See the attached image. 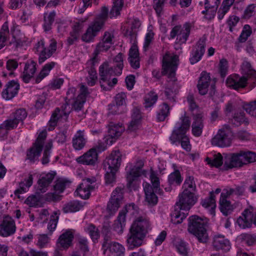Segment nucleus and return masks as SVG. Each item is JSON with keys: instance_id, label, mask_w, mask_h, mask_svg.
Wrapping results in <instances>:
<instances>
[{"instance_id": "f257e3e1", "label": "nucleus", "mask_w": 256, "mask_h": 256, "mask_svg": "<svg viewBox=\"0 0 256 256\" xmlns=\"http://www.w3.org/2000/svg\"><path fill=\"white\" fill-rule=\"evenodd\" d=\"M80 94L74 98L76 89L70 88L65 98V104L62 106V110L56 108L53 112L49 121L50 126H54L58 120L66 121L72 110L76 112L82 111L86 102V96L88 94V88L84 85L80 86Z\"/></svg>"}, {"instance_id": "f03ea898", "label": "nucleus", "mask_w": 256, "mask_h": 256, "mask_svg": "<svg viewBox=\"0 0 256 256\" xmlns=\"http://www.w3.org/2000/svg\"><path fill=\"white\" fill-rule=\"evenodd\" d=\"M178 58L177 56L166 54L163 57L162 71V74H168V85L166 88L165 94L170 102H175L176 94L178 92V86L175 82V76Z\"/></svg>"}, {"instance_id": "7ed1b4c3", "label": "nucleus", "mask_w": 256, "mask_h": 256, "mask_svg": "<svg viewBox=\"0 0 256 256\" xmlns=\"http://www.w3.org/2000/svg\"><path fill=\"white\" fill-rule=\"evenodd\" d=\"M149 222L142 218H138L132 224L127 236V244L129 249L140 246L148 232Z\"/></svg>"}, {"instance_id": "20e7f679", "label": "nucleus", "mask_w": 256, "mask_h": 256, "mask_svg": "<svg viewBox=\"0 0 256 256\" xmlns=\"http://www.w3.org/2000/svg\"><path fill=\"white\" fill-rule=\"evenodd\" d=\"M116 69L114 68L111 62H105L99 67L100 83L101 88L106 91L111 90L118 83L117 78H114L111 80L112 76H119Z\"/></svg>"}, {"instance_id": "39448f33", "label": "nucleus", "mask_w": 256, "mask_h": 256, "mask_svg": "<svg viewBox=\"0 0 256 256\" xmlns=\"http://www.w3.org/2000/svg\"><path fill=\"white\" fill-rule=\"evenodd\" d=\"M207 222L197 216H192L188 218V230L194 234L202 243H206L209 236L206 228Z\"/></svg>"}, {"instance_id": "423d86ee", "label": "nucleus", "mask_w": 256, "mask_h": 256, "mask_svg": "<svg viewBox=\"0 0 256 256\" xmlns=\"http://www.w3.org/2000/svg\"><path fill=\"white\" fill-rule=\"evenodd\" d=\"M108 10V8L103 6L100 13L96 17L93 22L88 26L86 32L82 36V39L84 42H90L93 41L94 38L102 28L107 20Z\"/></svg>"}, {"instance_id": "0eeeda50", "label": "nucleus", "mask_w": 256, "mask_h": 256, "mask_svg": "<svg viewBox=\"0 0 256 256\" xmlns=\"http://www.w3.org/2000/svg\"><path fill=\"white\" fill-rule=\"evenodd\" d=\"M197 200L198 198L194 192L186 190L179 194L178 201L176 202V205L180 210L187 212L196 204Z\"/></svg>"}, {"instance_id": "6e6552de", "label": "nucleus", "mask_w": 256, "mask_h": 256, "mask_svg": "<svg viewBox=\"0 0 256 256\" xmlns=\"http://www.w3.org/2000/svg\"><path fill=\"white\" fill-rule=\"evenodd\" d=\"M114 36L112 31H106L100 40L96 44V48L92 53L93 60L96 61V56L103 52H106L114 44Z\"/></svg>"}, {"instance_id": "1a4fd4ad", "label": "nucleus", "mask_w": 256, "mask_h": 256, "mask_svg": "<svg viewBox=\"0 0 256 256\" xmlns=\"http://www.w3.org/2000/svg\"><path fill=\"white\" fill-rule=\"evenodd\" d=\"M250 206L244 210L242 215L237 220L238 226L242 228H250L252 224L256 226V211Z\"/></svg>"}, {"instance_id": "9d476101", "label": "nucleus", "mask_w": 256, "mask_h": 256, "mask_svg": "<svg viewBox=\"0 0 256 256\" xmlns=\"http://www.w3.org/2000/svg\"><path fill=\"white\" fill-rule=\"evenodd\" d=\"M136 206L134 204H130L126 205L125 207L122 210L114 221L113 224V229L118 234H122L123 232L124 228L126 225V218L127 212H130L132 214H134V211L136 208Z\"/></svg>"}, {"instance_id": "9b49d317", "label": "nucleus", "mask_w": 256, "mask_h": 256, "mask_svg": "<svg viewBox=\"0 0 256 256\" xmlns=\"http://www.w3.org/2000/svg\"><path fill=\"white\" fill-rule=\"evenodd\" d=\"M96 182V179L94 177L83 180L76 192L82 198H88L90 196V192L98 188V186Z\"/></svg>"}, {"instance_id": "f8f14e48", "label": "nucleus", "mask_w": 256, "mask_h": 256, "mask_svg": "<svg viewBox=\"0 0 256 256\" xmlns=\"http://www.w3.org/2000/svg\"><path fill=\"white\" fill-rule=\"evenodd\" d=\"M124 187L118 186L112 192L107 205V210L110 214L115 213L120 206L124 198Z\"/></svg>"}, {"instance_id": "ddd939ff", "label": "nucleus", "mask_w": 256, "mask_h": 256, "mask_svg": "<svg viewBox=\"0 0 256 256\" xmlns=\"http://www.w3.org/2000/svg\"><path fill=\"white\" fill-rule=\"evenodd\" d=\"M56 42L52 38L50 40V44L48 48L44 47V40H40L38 42L37 50L40 51L38 62L40 64L42 63L46 59L50 58L56 50Z\"/></svg>"}, {"instance_id": "4468645a", "label": "nucleus", "mask_w": 256, "mask_h": 256, "mask_svg": "<svg viewBox=\"0 0 256 256\" xmlns=\"http://www.w3.org/2000/svg\"><path fill=\"white\" fill-rule=\"evenodd\" d=\"M240 150L237 152L224 154V168L225 170L234 168H240L244 165Z\"/></svg>"}, {"instance_id": "2eb2a0df", "label": "nucleus", "mask_w": 256, "mask_h": 256, "mask_svg": "<svg viewBox=\"0 0 256 256\" xmlns=\"http://www.w3.org/2000/svg\"><path fill=\"white\" fill-rule=\"evenodd\" d=\"M121 156L119 150H113L103 162L104 168L105 170L118 171L122 162Z\"/></svg>"}, {"instance_id": "dca6fc26", "label": "nucleus", "mask_w": 256, "mask_h": 256, "mask_svg": "<svg viewBox=\"0 0 256 256\" xmlns=\"http://www.w3.org/2000/svg\"><path fill=\"white\" fill-rule=\"evenodd\" d=\"M206 38L204 36L200 38L192 48V56L190 58V64H194L200 61L205 52L206 42Z\"/></svg>"}, {"instance_id": "f3484780", "label": "nucleus", "mask_w": 256, "mask_h": 256, "mask_svg": "<svg viewBox=\"0 0 256 256\" xmlns=\"http://www.w3.org/2000/svg\"><path fill=\"white\" fill-rule=\"evenodd\" d=\"M212 145L219 147L228 146L232 143L231 135L228 130L220 129L218 134L212 139Z\"/></svg>"}, {"instance_id": "a211bd4d", "label": "nucleus", "mask_w": 256, "mask_h": 256, "mask_svg": "<svg viewBox=\"0 0 256 256\" xmlns=\"http://www.w3.org/2000/svg\"><path fill=\"white\" fill-rule=\"evenodd\" d=\"M144 162L142 160H138L136 164L131 168L128 171L126 172V180L128 182V187L130 188L132 187L133 182L142 174H144V170L142 171V168L144 166Z\"/></svg>"}, {"instance_id": "6ab92c4d", "label": "nucleus", "mask_w": 256, "mask_h": 256, "mask_svg": "<svg viewBox=\"0 0 256 256\" xmlns=\"http://www.w3.org/2000/svg\"><path fill=\"white\" fill-rule=\"evenodd\" d=\"M104 252L109 250L110 252L114 254V256H124L125 248L118 242H112L108 236H106L102 244Z\"/></svg>"}, {"instance_id": "aec40b11", "label": "nucleus", "mask_w": 256, "mask_h": 256, "mask_svg": "<svg viewBox=\"0 0 256 256\" xmlns=\"http://www.w3.org/2000/svg\"><path fill=\"white\" fill-rule=\"evenodd\" d=\"M55 175V172H48L46 174H40L36 186V194H40L46 192L54 179Z\"/></svg>"}, {"instance_id": "412c9836", "label": "nucleus", "mask_w": 256, "mask_h": 256, "mask_svg": "<svg viewBox=\"0 0 256 256\" xmlns=\"http://www.w3.org/2000/svg\"><path fill=\"white\" fill-rule=\"evenodd\" d=\"M16 230L14 220L9 216L4 217L0 224V236L7 237L13 234Z\"/></svg>"}, {"instance_id": "4be33fe9", "label": "nucleus", "mask_w": 256, "mask_h": 256, "mask_svg": "<svg viewBox=\"0 0 256 256\" xmlns=\"http://www.w3.org/2000/svg\"><path fill=\"white\" fill-rule=\"evenodd\" d=\"M180 120V124L179 126L174 128L171 134V138L174 140H176L178 134H186L190 128V117L186 115V112H184V114L181 116Z\"/></svg>"}, {"instance_id": "5701e85b", "label": "nucleus", "mask_w": 256, "mask_h": 256, "mask_svg": "<svg viewBox=\"0 0 256 256\" xmlns=\"http://www.w3.org/2000/svg\"><path fill=\"white\" fill-rule=\"evenodd\" d=\"M20 87L18 82L14 80L8 82L2 92V96L6 100H12L17 95Z\"/></svg>"}, {"instance_id": "b1692460", "label": "nucleus", "mask_w": 256, "mask_h": 256, "mask_svg": "<svg viewBox=\"0 0 256 256\" xmlns=\"http://www.w3.org/2000/svg\"><path fill=\"white\" fill-rule=\"evenodd\" d=\"M248 78L245 76L240 77L238 74L229 76L226 80V84L228 87L234 90L244 88L246 86Z\"/></svg>"}, {"instance_id": "393cba45", "label": "nucleus", "mask_w": 256, "mask_h": 256, "mask_svg": "<svg viewBox=\"0 0 256 256\" xmlns=\"http://www.w3.org/2000/svg\"><path fill=\"white\" fill-rule=\"evenodd\" d=\"M219 4L220 0H205V10L202 12V14H205L206 18L212 20L214 18Z\"/></svg>"}, {"instance_id": "a878e982", "label": "nucleus", "mask_w": 256, "mask_h": 256, "mask_svg": "<svg viewBox=\"0 0 256 256\" xmlns=\"http://www.w3.org/2000/svg\"><path fill=\"white\" fill-rule=\"evenodd\" d=\"M93 60V57L87 62V71L88 72V76L86 77L87 84L90 86H93L95 84L98 76L94 68V65L98 62V58L96 56V61L95 62Z\"/></svg>"}, {"instance_id": "bb28decb", "label": "nucleus", "mask_w": 256, "mask_h": 256, "mask_svg": "<svg viewBox=\"0 0 256 256\" xmlns=\"http://www.w3.org/2000/svg\"><path fill=\"white\" fill-rule=\"evenodd\" d=\"M97 160V154L90 149L76 158V162L78 164L90 166H94Z\"/></svg>"}, {"instance_id": "cd10ccee", "label": "nucleus", "mask_w": 256, "mask_h": 256, "mask_svg": "<svg viewBox=\"0 0 256 256\" xmlns=\"http://www.w3.org/2000/svg\"><path fill=\"white\" fill-rule=\"evenodd\" d=\"M212 246L216 250H222L224 252H228L230 248V241L222 235H216L214 237Z\"/></svg>"}, {"instance_id": "c85d7f7f", "label": "nucleus", "mask_w": 256, "mask_h": 256, "mask_svg": "<svg viewBox=\"0 0 256 256\" xmlns=\"http://www.w3.org/2000/svg\"><path fill=\"white\" fill-rule=\"evenodd\" d=\"M26 116L27 112L26 110L24 108H20L12 113L7 120L11 125L14 126V128H16L19 123H23L24 120Z\"/></svg>"}, {"instance_id": "c756f323", "label": "nucleus", "mask_w": 256, "mask_h": 256, "mask_svg": "<svg viewBox=\"0 0 256 256\" xmlns=\"http://www.w3.org/2000/svg\"><path fill=\"white\" fill-rule=\"evenodd\" d=\"M194 122L192 124V133L196 136L202 134L204 128L203 115L202 114H197L194 116Z\"/></svg>"}, {"instance_id": "7c9ffc66", "label": "nucleus", "mask_w": 256, "mask_h": 256, "mask_svg": "<svg viewBox=\"0 0 256 256\" xmlns=\"http://www.w3.org/2000/svg\"><path fill=\"white\" fill-rule=\"evenodd\" d=\"M73 238V232L70 230H66L59 237L58 241V246L64 250L67 249L72 245Z\"/></svg>"}, {"instance_id": "2f4dec72", "label": "nucleus", "mask_w": 256, "mask_h": 256, "mask_svg": "<svg viewBox=\"0 0 256 256\" xmlns=\"http://www.w3.org/2000/svg\"><path fill=\"white\" fill-rule=\"evenodd\" d=\"M86 138L84 134V130H79L77 131L72 138V146L76 150H81L86 146Z\"/></svg>"}, {"instance_id": "473e14b6", "label": "nucleus", "mask_w": 256, "mask_h": 256, "mask_svg": "<svg viewBox=\"0 0 256 256\" xmlns=\"http://www.w3.org/2000/svg\"><path fill=\"white\" fill-rule=\"evenodd\" d=\"M36 63L34 60L28 62L24 66L22 78L24 82L28 83L34 76L36 70Z\"/></svg>"}, {"instance_id": "72a5a7b5", "label": "nucleus", "mask_w": 256, "mask_h": 256, "mask_svg": "<svg viewBox=\"0 0 256 256\" xmlns=\"http://www.w3.org/2000/svg\"><path fill=\"white\" fill-rule=\"evenodd\" d=\"M128 60L133 68L137 69L140 68L139 53L136 44L132 46L129 50Z\"/></svg>"}, {"instance_id": "f704fd0d", "label": "nucleus", "mask_w": 256, "mask_h": 256, "mask_svg": "<svg viewBox=\"0 0 256 256\" xmlns=\"http://www.w3.org/2000/svg\"><path fill=\"white\" fill-rule=\"evenodd\" d=\"M124 128L122 126V124H115L113 122H110L109 124L108 129V136H110L112 139L110 144H112L113 142L112 139L118 138L124 131Z\"/></svg>"}, {"instance_id": "c9c22d12", "label": "nucleus", "mask_w": 256, "mask_h": 256, "mask_svg": "<svg viewBox=\"0 0 256 256\" xmlns=\"http://www.w3.org/2000/svg\"><path fill=\"white\" fill-rule=\"evenodd\" d=\"M144 189L146 195V200L150 205L154 206L158 202V197L156 195L154 190L148 183L144 184Z\"/></svg>"}, {"instance_id": "e433bc0d", "label": "nucleus", "mask_w": 256, "mask_h": 256, "mask_svg": "<svg viewBox=\"0 0 256 256\" xmlns=\"http://www.w3.org/2000/svg\"><path fill=\"white\" fill-rule=\"evenodd\" d=\"M32 175L30 174L27 178H25L24 181H22L19 183V188L14 191V194L17 196L18 198H20V194L26 192L28 188L32 186Z\"/></svg>"}, {"instance_id": "4c0bfd02", "label": "nucleus", "mask_w": 256, "mask_h": 256, "mask_svg": "<svg viewBox=\"0 0 256 256\" xmlns=\"http://www.w3.org/2000/svg\"><path fill=\"white\" fill-rule=\"evenodd\" d=\"M42 150V147L34 144L32 146L27 150L26 159L29 160L30 162L34 163L38 160Z\"/></svg>"}, {"instance_id": "58836bf2", "label": "nucleus", "mask_w": 256, "mask_h": 256, "mask_svg": "<svg viewBox=\"0 0 256 256\" xmlns=\"http://www.w3.org/2000/svg\"><path fill=\"white\" fill-rule=\"evenodd\" d=\"M170 140L172 144L178 142H180L182 147L187 152H190L191 150V145L190 144L189 138L186 134H178L176 140H172L170 136Z\"/></svg>"}, {"instance_id": "ea45409f", "label": "nucleus", "mask_w": 256, "mask_h": 256, "mask_svg": "<svg viewBox=\"0 0 256 256\" xmlns=\"http://www.w3.org/2000/svg\"><path fill=\"white\" fill-rule=\"evenodd\" d=\"M190 24L188 23H186L183 25V30L180 35L178 36L176 40V44L180 45L186 43L190 34Z\"/></svg>"}, {"instance_id": "a19ab883", "label": "nucleus", "mask_w": 256, "mask_h": 256, "mask_svg": "<svg viewBox=\"0 0 256 256\" xmlns=\"http://www.w3.org/2000/svg\"><path fill=\"white\" fill-rule=\"evenodd\" d=\"M202 206L206 208H210V212L212 214H214V209L216 206L214 193L212 192L210 193V196L202 201Z\"/></svg>"}, {"instance_id": "79ce46f5", "label": "nucleus", "mask_w": 256, "mask_h": 256, "mask_svg": "<svg viewBox=\"0 0 256 256\" xmlns=\"http://www.w3.org/2000/svg\"><path fill=\"white\" fill-rule=\"evenodd\" d=\"M82 207L83 205L78 201L73 200L64 205L63 211L65 213L76 212L80 210Z\"/></svg>"}, {"instance_id": "37998d69", "label": "nucleus", "mask_w": 256, "mask_h": 256, "mask_svg": "<svg viewBox=\"0 0 256 256\" xmlns=\"http://www.w3.org/2000/svg\"><path fill=\"white\" fill-rule=\"evenodd\" d=\"M56 15V12L54 11L51 12L50 13L44 14L43 26L46 32L52 29V26L54 22Z\"/></svg>"}, {"instance_id": "c03bdc74", "label": "nucleus", "mask_w": 256, "mask_h": 256, "mask_svg": "<svg viewBox=\"0 0 256 256\" xmlns=\"http://www.w3.org/2000/svg\"><path fill=\"white\" fill-rule=\"evenodd\" d=\"M56 62H52L44 66L39 74L36 78V83H39L44 78L47 76L50 70L55 66Z\"/></svg>"}, {"instance_id": "a18cd8bd", "label": "nucleus", "mask_w": 256, "mask_h": 256, "mask_svg": "<svg viewBox=\"0 0 256 256\" xmlns=\"http://www.w3.org/2000/svg\"><path fill=\"white\" fill-rule=\"evenodd\" d=\"M220 210L224 216H228L233 210L232 206L230 204V202L228 201L225 198L220 197Z\"/></svg>"}, {"instance_id": "49530a36", "label": "nucleus", "mask_w": 256, "mask_h": 256, "mask_svg": "<svg viewBox=\"0 0 256 256\" xmlns=\"http://www.w3.org/2000/svg\"><path fill=\"white\" fill-rule=\"evenodd\" d=\"M10 32L7 22L4 23L0 30V50L5 46V43L9 37Z\"/></svg>"}, {"instance_id": "de8ad7c7", "label": "nucleus", "mask_w": 256, "mask_h": 256, "mask_svg": "<svg viewBox=\"0 0 256 256\" xmlns=\"http://www.w3.org/2000/svg\"><path fill=\"white\" fill-rule=\"evenodd\" d=\"M123 6V0H114L113 6L110 12V18H112L120 15Z\"/></svg>"}, {"instance_id": "09e8293b", "label": "nucleus", "mask_w": 256, "mask_h": 256, "mask_svg": "<svg viewBox=\"0 0 256 256\" xmlns=\"http://www.w3.org/2000/svg\"><path fill=\"white\" fill-rule=\"evenodd\" d=\"M158 96L154 92L151 91L147 94L144 98V106L146 108H149L153 106L156 102Z\"/></svg>"}, {"instance_id": "8fccbe9b", "label": "nucleus", "mask_w": 256, "mask_h": 256, "mask_svg": "<svg viewBox=\"0 0 256 256\" xmlns=\"http://www.w3.org/2000/svg\"><path fill=\"white\" fill-rule=\"evenodd\" d=\"M234 2V0H224L222 7L218 11V18L219 20H221L223 18Z\"/></svg>"}, {"instance_id": "3c124183", "label": "nucleus", "mask_w": 256, "mask_h": 256, "mask_svg": "<svg viewBox=\"0 0 256 256\" xmlns=\"http://www.w3.org/2000/svg\"><path fill=\"white\" fill-rule=\"evenodd\" d=\"M242 68L246 74L254 79V82L256 83V71L252 68L250 62L244 61L242 64Z\"/></svg>"}, {"instance_id": "603ef678", "label": "nucleus", "mask_w": 256, "mask_h": 256, "mask_svg": "<svg viewBox=\"0 0 256 256\" xmlns=\"http://www.w3.org/2000/svg\"><path fill=\"white\" fill-rule=\"evenodd\" d=\"M244 164L256 161V154L249 150H240Z\"/></svg>"}, {"instance_id": "864d4df0", "label": "nucleus", "mask_w": 256, "mask_h": 256, "mask_svg": "<svg viewBox=\"0 0 256 256\" xmlns=\"http://www.w3.org/2000/svg\"><path fill=\"white\" fill-rule=\"evenodd\" d=\"M170 114V107L168 105L164 102L161 106L160 112L157 114V119L160 122L164 121Z\"/></svg>"}, {"instance_id": "5fc2aeb1", "label": "nucleus", "mask_w": 256, "mask_h": 256, "mask_svg": "<svg viewBox=\"0 0 256 256\" xmlns=\"http://www.w3.org/2000/svg\"><path fill=\"white\" fill-rule=\"evenodd\" d=\"M114 68L116 69V72L118 74H122L124 68L123 56L122 53L118 54L113 60Z\"/></svg>"}, {"instance_id": "6e6d98bb", "label": "nucleus", "mask_w": 256, "mask_h": 256, "mask_svg": "<svg viewBox=\"0 0 256 256\" xmlns=\"http://www.w3.org/2000/svg\"><path fill=\"white\" fill-rule=\"evenodd\" d=\"M223 160L224 161V159L223 160L222 156L220 153L215 154L212 160H211L209 158H206V161L208 164L216 168L222 165Z\"/></svg>"}, {"instance_id": "4d7b16f0", "label": "nucleus", "mask_w": 256, "mask_h": 256, "mask_svg": "<svg viewBox=\"0 0 256 256\" xmlns=\"http://www.w3.org/2000/svg\"><path fill=\"white\" fill-rule=\"evenodd\" d=\"M174 245L178 252L184 256H188V248L186 242L182 240H177L174 242Z\"/></svg>"}, {"instance_id": "13d9d810", "label": "nucleus", "mask_w": 256, "mask_h": 256, "mask_svg": "<svg viewBox=\"0 0 256 256\" xmlns=\"http://www.w3.org/2000/svg\"><path fill=\"white\" fill-rule=\"evenodd\" d=\"M182 180L180 172L178 170L171 173L168 176V182L170 184L180 185Z\"/></svg>"}, {"instance_id": "bf43d9fd", "label": "nucleus", "mask_w": 256, "mask_h": 256, "mask_svg": "<svg viewBox=\"0 0 256 256\" xmlns=\"http://www.w3.org/2000/svg\"><path fill=\"white\" fill-rule=\"evenodd\" d=\"M184 190H190L194 192L196 190V185L194 181V178L192 176L187 177L183 184Z\"/></svg>"}, {"instance_id": "052dcab7", "label": "nucleus", "mask_w": 256, "mask_h": 256, "mask_svg": "<svg viewBox=\"0 0 256 256\" xmlns=\"http://www.w3.org/2000/svg\"><path fill=\"white\" fill-rule=\"evenodd\" d=\"M86 230L92 240L96 242L100 236L98 230L94 225L92 224L88 226Z\"/></svg>"}, {"instance_id": "680f3d73", "label": "nucleus", "mask_w": 256, "mask_h": 256, "mask_svg": "<svg viewBox=\"0 0 256 256\" xmlns=\"http://www.w3.org/2000/svg\"><path fill=\"white\" fill-rule=\"evenodd\" d=\"M242 107L250 115L256 117V100L248 104H244Z\"/></svg>"}, {"instance_id": "e2e57ef3", "label": "nucleus", "mask_w": 256, "mask_h": 256, "mask_svg": "<svg viewBox=\"0 0 256 256\" xmlns=\"http://www.w3.org/2000/svg\"><path fill=\"white\" fill-rule=\"evenodd\" d=\"M252 29L249 25L246 24L239 36L238 40L240 42H245L248 36L252 34Z\"/></svg>"}, {"instance_id": "0e129e2a", "label": "nucleus", "mask_w": 256, "mask_h": 256, "mask_svg": "<svg viewBox=\"0 0 256 256\" xmlns=\"http://www.w3.org/2000/svg\"><path fill=\"white\" fill-rule=\"evenodd\" d=\"M68 184V182L63 180V179H58V180L54 185V188L56 192H58V194L63 192L64 190L66 188V186Z\"/></svg>"}, {"instance_id": "69168bd1", "label": "nucleus", "mask_w": 256, "mask_h": 256, "mask_svg": "<svg viewBox=\"0 0 256 256\" xmlns=\"http://www.w3.org/2000/svg\"><path fill=\"white\" fill-rule=\"evenodd\" d=\"M150 178L152 184L151 186L152 189L154 190L156 192L160 190V180L157 174L154 170H151Z\"/></svg>"}, {"instance_id": "338daca9", "label": "nucleus", "mask_w": 256, "mask_h": 256, "mask_svg": "<svg viewBox=\"0 0 256 256\" xmlns=\"http://www.w3.org/2000/svg\"><path fill=\"white\" fill-rule=\"evenodd\" d=\"M188 214V212L184 213L180 211L172 216V222L174 224H180L186 218Z\"/></svg>"}, {"instance_id": "774afa93", "label": "nucleus", "mask_w": 256, "mask_h": 256, "mask_svg": "<svg viewBox=\"0 0 256 256\" xmlns=\"http://www.w3.org/2000/svg\"><path fill=\"white\" fill-rule=\"evenodd\" d=\"M228 62L225 58L220 60L219 64V72L222 78H224L227 74Z\"/></svg>"}]
</instances>
